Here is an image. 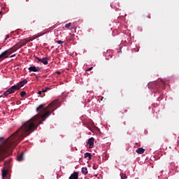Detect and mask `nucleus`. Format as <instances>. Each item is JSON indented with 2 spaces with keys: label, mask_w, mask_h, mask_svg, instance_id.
Instances as JSON below:
<instances>
[{
  "label": "nucleus",
  "mask_w": 179,
  "mask_h": 179,
  "mask_svg": "<svg viewBox=\"0 0 179 179\" xmlns=\"http://www.w3.org/2000/svg\"><path fill=\"white\" fill-rule=\"evenodd\" d=\"M89 148L92 149L94 146V138L92 137L88 140Z\"/></svg>",
  "instance_id": "0eeeda50"
},
{
  "label": "nucleus",
  "mask_w": 179,
  "mask_h": 179,
  "mask_svg": "<svg viewBox=\"0 0 179 179\" xmlns=\"http://www.w3.org/2000/svg\"><path fill=\"white\" fill-rule=\"evenodd\" d=\"M92 69H93V67H90L87 71H92Z\"/></svg>",
  "instance_id": "412c9836"
},
{
  "label": "nucleus",
  "mask_w": 179,
  "mask_h": 179,
  "mask_svg": "<svg viewBox=\"0 0 179 179\" xmlns=\"http://www.w3.org/2000/svg\"><path fill=\"white\" fill-rule=\"evenodd\" d=\"M58 75H61V72L57 71Z\"/></svg>",
  "instance_id": "5701e85b"
},
{
  "label": "nucleus",
  "mask_w": 179,
  "mask_h": 179,
  "mask_svg": "<svg viewBox=\"0 0 179 179\" xmlns=\"http://www.w3.org/2000/svg\"><path fill=\"white\" fill-rule=\"evenodd\" d=\"M58 108V101H54L45 106V104L40 105L38 108V114L34 116L31 120L24 122L17 131L12 134L7 139L0 138V160L5 159L4 155H10L13 148L16 146L26 136H28L31 132H34L37 129V127L41 124L43 121H45L51 113Z\"/></svg>",
  "instance_id": "f257e3e1"
},
{
  "label": "nucleus",
  "mask_w": 179,
  "mask_h": 179,
  "mask_svg": "<svg viewBox=\"0 0 179 179\" xmlns=\"http://www.w3.org/2000/svg\"><path fill=\"white\" fill-rule=\"evenodd\" d=\"M26 83H27V80H23L22 81H20L18 83V85H13L10 88L7 90L3 93V96H5V97H6V96H8L9 94H12V93H15L17 90H19L20 89V87H23V86L25 85Z\"/></svg>",
  "instance_id": "f03ea898"
},
{
  "label": "nucleus",
  "mask_w": 179,
  "mask_h": 179,
  "mask_svg": "<svg viewBox=\"0 0 179 179\" xmlns=\"http://www.w3.org/2000/svg\"><path fill=\"white\" fill-rule=\"evenodd\" d=\"M81 171L83 174H85V176H86V174H87V168L86 167L82 168Z\"/></svg>",
  "instance_id": "f8f14e48"
},
{
  "label": "nucleus",
  "mask_w": 179,
  "mask_h": 179,
  "mask_svg": "<svg viewBox=\"0 0 179 179\" xmlns=\"http://www.w3.org/2000/svg\"><path fill=\"white\" fill-rule=\"evenodd\" d=\"M17 159L18 162H22V160H23V153H21L20 155L17 157Z\"/></svg>",
  "instance_id": "ddd939ff"
},
{
  "label": "nucleus",
  "mask_w": 179,
  "mask_h": 179,
  "mask_svg": "<svg viewBox=\"0 0 179 179\" xmlns=\"http://www.w3.org/2000/svg\"><path fill=\"white\" fill-rule=\"evenodd\" d=\"M42 93H43V92L38 91V94H41Z\"/></svg>",
  "instance_id": "4be33fe9"
},
{
  "label": "nucleus",
  "mask_w": 179,
  "mask_h": 179,
  "mask_svg": "<svg viewBox=\"0 0 179 179\" xmlns=\"http://www.w3.org/2000/svg\"><path fill=\"white\" fill-rule=\"evenodd\" d=\"M71 26H72V23H71V22L65 24L66 29H69L71 27Z\"/></svg>",
  "instance_id": "4468645a"
},
{
  "label": "nucleus",
  "mask_w": 179,
  "mask_h": 179,
  "mask_svg": "<svg viewBox=\"0 0 179 179\" xmlns=\"http://www.w3.org/2000/svg\"><path fill=\"white\" fill-rule=\"evenodd\" d=\"M127 176L125 175H121V179H126Z\"/></svg>",
  "instance_id": "6ab92c4d"
},
{
  "label": "nucleus",
  "mask_w": 179,
  "mask_h": 179,
  "mask_svg": "<svg viewBox=\"0 0 179 179\" xmlns=\"http://www.w3.org/2000/svg\"><path fill=\"white\" fill-rule=\"evenodd\" d=\"M36 59L39 62H42V64H43V65H48V60H47L46 57H43L42 59H40L37 57H36Z\"/></svg>",
  "instance_id": "423d86ee"
},
{
  "label": "nucleus",
  "mask_w": 179,
  "mask_h": 179,
  "mask_svg": "<svg viewBox=\"0 0 179 179\" xmlns=\"http://www.w3.org/2000/svg\"><path fill=\"white\" fill-rule=\"evenodd\" d=\"M47 90H48V88L46 89H42V90L41 92H42V93H45V92H47Z\"/></svg>",
  "instance_id": "a211bd4d"
},
{
  "label": "nucleus",
  "mask_w": 179,
  "mask_h": 179,
  "mask_svg": "<svg viewBox=\"0 0 179 179\" xmlns=\"http://www.w3.org/2000/svg\"><path fill=\"white\" fill-rule=\"evenodd\" d=\"M10 161H6L4 162V168L2 170V177L5 178L6 177V174H8V169H9V163Z\"/></svg>",
  "instance_id": "7ed1b4c3"
},
{
  "label": "nucleus",
  "mask_w": 179,
  "mask_h": 179,
  "mask_svg": "<svg viewBox=\"0 0 179 179\" xmlns=\"http://www.w3.org/2000/svg\"><path fill=\"white\" fill-rule=\"evenodd\" d=\"M78 175L77 172H74L69 177V179H78Z\"/></svg>",
  "instance_id": "9d476101"
},
{
  "label": "nucleus",
  "mask_w": 179,
  "mask_h": 179,
  "mask_svg": "<svg viewBox=\"0 0 179 179\" xmlns=\"http://www.w3.org/2000/svg\"><path fill=\"white\" fill-rule=\"evenodd\" d=\"M8 38H9V35L6 36L5 40H8Z\"/></svg>",
  "instance_id": "aec40b11"
},
{
  "label": "nucleus",
  "mask_w": 179,
  "mask_h": 179,
  "mask_svg": "<svg viewBox=\"0 0 179 179\" xmlns=\"http://www.w3.org/2000/svg\"><path fill=\"white\" fill-rule=\"evenodd\" d=\"M13 57V55L10 56V57Z\"/></svg>",
  "instance_id": "b1692460"
},
{
  "label": "nucleus",
  "mask_w": 179,
  "mask_h": 179,
  "mask_svg": "<svg viewBox=\"0 0 179 179\" xmlns=\"http://www.w3.org/2000/svg\"><path fill=\"white\" fill-rule=\"evenodd\" d=\"M11 51L10 50H6L3 53L0 55V59H5V58H8L10 55Z\"/></svg>",
  "instance_id": "20e7f679"
},
{
  "label": "nucleus",
  "mask_w": 179,
  "mask_h": 179,
  "mask_svg": "<svg viewBox=\"0 0 179 179\" xmlns=\"http://www.w3.org/2000/svg\"><path fill=\"white\" fill-rule=\"evenodd\" d=\"M0 50H1V48H0Z\"/></svg>",
  "instance_id": "393cba45"
},
{
  "label": "nucleus",
  "mask_w": 179,
  "mask_h": 179,
  "mask_svg": "<svg viewBox=\"0 0 179 179\" xmlns=\"http://www.w3.org/2000/svg\"><path fill=\"white\" fill-rule=\"evenodd\" d=\"M44 34H38L36 35H34L31 38H30L29 41H33V40H36V38H38V37H41Z\"/></svg>",
  "instance_id": "6e6552de"
},
{
  "label": "nucleus",
  "mask_w": 179,
  "mask_h": 179,
  "mask_svg": "<svg viewBox=\"0 0 179 179\" xmlns=\"http://www.w3.org/2000/svg\"><path fill=\"white\" fill-rule=\"evenodd\" d=\"M97 168H98V166H97V165H96V164H94L93 166H92V169H93L94 170H97Z\"/></svg>",
  "instance_id": "f3484780"
},
{
  "label": "nucleus",
  "mask_w": 179,
  "mask_h": 179,
  "mask_svg": "<svg viewBox=\"0 0 179 179\" xmlns=\"http://www.w3.org/2000/svg\"><path fill=\"white\" fill-rule=\"evenodd\" d=\"M136 152L138 155H143V153H145V149H143V148H139L136 150Z\"/></svg>",
  "instance_id": "1a4fd4ad"
},
{
  "label": "nucleus",
  "mask_w": 179,
  "mask_h": 179,
  "mask_svg": "<svg viewBox=\"0 0 179 179\" xmlns=\"http://www.w3.org/2000/svg\"><path fill=\"white\" fill-rule=\"evenodd\" d=\"M55 43H57V44H64V41H56Z\"/></svg>",
  "instance_id": "dca6fc26"
},
{
  "label": "nucleus",
  "mask_w": 179,
  "mask_h": 179,
  "mask_svg": "<svg viewBox=\"0 0 179 179\" xmlns=\"http://www.w3.org/2000/svg\"><path fill=\"white\" fill-rule=\"evenodd\" d=\"M84 157H85V159H87V157H89V160H90V159H92V154L89 153V152H86L84 155Z\"/></svg>",
  "instance_id": "9b49d317"
},
{
  "label": "nucleus",
  "mask_w": 179,
  "mask_h": 179,
  "mask_svg": "<svg viewBox=\"0 0 179 179\" xmlns=\"http://www.w3.org/2000/svg\"><path fill=\"white\" fill-rule=\"evenodd\" d=\"M20 95H21V97H24V96L26 95V92L24 91L21 92Z\"/></svg>",
  "instance_id": "2eb2a0df"
},
{
  "label": "nucleus",
  "mask_w": 179,
  "mask_h": 179,
  "mask_svg": "<svg viewBox=\"0 0 179 179\" xmlns=\"http://www.w3.org/2000/svg\"><path fill=\"white\" fill-rule=\"evenodd\" d=\"M28 70L29 72H40L41 71V69L40 67H36V66H30L28 68Z\"/></svg>",
  "instance_id": "39448f33"
}]
</instances>
